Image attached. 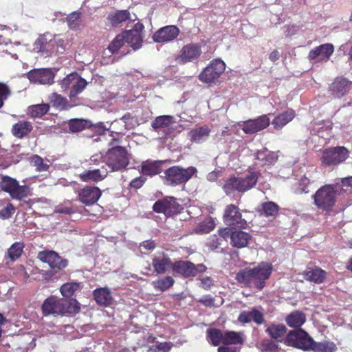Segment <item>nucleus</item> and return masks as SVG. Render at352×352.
Here are the masks:
<instances>
[{
    "mask_svg": "<svg viewBox=\"0 0 352 352\" xmlns=\"http://www.w3.org/2000/svg\"><path fill=\"white\" fill-rule=\"evenodd\" d=\"M80 309L76 299L67 300L57 296H50L43 300L41 305V313L45 316H63L65 314H77Z\"/></svg>",
    "mask_w": 352,
    "mask_h": 352,
    "instance_id": "nucleus-2",
    "label": "nucleus"
},
{
    "mask_svg": "<svg viewBox=\"0 0 352 352\" xmlns=\"http://www.w3.org/2000/svg\"><path fill=\"white\" fill-rule=\"evenodd\" d=\"M206 337L212 346H218L224 337V333L217 328H209L206 330Z\"/></svg>",
    "mask_w": 352,
    "mask_h": 352,
    "instance_id": "nucleus-45",
    "label": "nucleus"
},
{
    "mask_svg": "<svg viewBox=\"0 0 352 352\" xmlns=\"http://www.w3.org/2000/svg\"><path fill=\"white\" fill-rule=\"evenodd\" d=\"M104 163L109 172H120L129 165V154L123 146H117L108 149L104 155Z\"/></svg>",
    "mask_w": 352,
    "mask_h": 352,
    "instance_id": "nucleus-5",
    "label": "nucleus"
},
{
    "mask_svg": "<svg viewBox=\"0 0 352 352\" xmlns=\"http://www.w3.org/2000/svg\"><path fill=\"white\" fill-rule=\"evenodd\" d=\"M109 171L104 167L100 169L85 170L80 173L78 177L83 182H99L104 179L108 175Z\"/></svg>",
    "mask_w": 352,
    "mask_h": 352,
    "instance_id": "nucleus-24",
    "label": "nucleus"
},
{
    "mask_svg": "<svg viewBox=\"0 0 352 352\" xmlns=\"http://www.w3.org/2000/svg\"><path fill=\"white\" fill-rule=\"evenodd\" d=\"M30 162L37 172H46L49 170V165L44 163L43 159L37 155L31 157Z\"/></svg>",
    "mask_w": 352,
    "mask_h": 352,
    "instance_id": "nucleus-51",
    "label": "nucleus"
},
{
    "mask_svg": "<svg viewBox=\"0 0 352 352\" xmlns=\"http://www.w3.org/2000/svg\"><path fill=\"white\" fill-rule=\"evenodd\" d=\"M174 280L170 276H166L162 278H159L155 281L152 282V286L157 291L164 292L173 286Z\"/></svg>",
    "mask_w": 352,
    "mask_h": 352,
    "instance_id": "nucleus-39",
    "label": "nucleus"
},
{
    "mask_svg": "<svg viewBox=\"0 0 352 352\" xmlns=\"http://www.w3.org/2000/svg\"><path fill=\"white\" fill-rule=\"evenodd\" d=\"M171 270L173 273L184 278H194L200 273H204L207 269L204 264L195 265L190 261H175Z\"/></svg>",
    "mask_w": 352,
    "mask_h": 352,
    "instance_id": "nucleus-12",
    "label": "nucleus"
},
{
    "mask_svg": "<svg viewBox=\"0 0 352 352\" xmlns=\"http://www.w3.org/2000/svg\"><path fill=\"white\" fill-rule=\"evenodd\" d=\"M261 346H262L263 350L267 351H274L278 348L276 341L272 339L263 340L261 342Z\"/></svg>",
    "mask_w": 352,
    "mask_h": 352,
    "instance_id": "nucleus-55",
    "label": "nucleus"
},
{
    "mask_svg": "<svg viewBox=\"0 0 352 352\" xmlns=\"http://www.w3.org/2000/svg\"><path fill=\"white\" fill-rule=\"evenodd\" d=\"M50 103L52 106L63 109L66 107L67 100L66 98L57 93H53L50 96Z\"/></svg>",
    "mask_w": 352,
    "mask_h": 352,
    "instance_id": "nucleus-50",
    "label": "nucleus"
},
{
    "mask_svg": "<svg viewBox=\"0 0 352 352\" xmlns=\"http://www.w3.org/2000/svg\"><path fill=\"white\" fill-rule=\"evenodd\" d=\"M259 177H261V172L259 171H252L245 177L233 175L224 181L222 190L227 195H231L234 192L244 193L256 186Z\"/></svg>",
    "mask_w": 352,
    "mask_h": 352,
    "instance_id": "nucleus-3",
    "label": "nucleus"
},
{
    "mask_svg": "<svg viewBox=\"0 0 352 352\" xmlns=\"http://www.w3.org/2000/svg\"><path fill=\"white\" fill-rule=\"evenodd\" d=\"M53 40H55L56 44H63L64 42L63 40L57 38L56 36H54L51 33L46 32L41 34L35 41L34 44H53L52 43Z\"/></svg>",
    "mask_w": 352,
    "mask_h": 352,
    "instance_id": "nucleus-49",
    "label": "nucleus"
},
{
    "mask_svg": "<svg viewBox=\"0 0 352 352\" xmlns=\"http://www.w3.org/2000/svg\"><path fill=\"white\" fill-rule=\"evenodd\" d=\"M32 131V124L29 121L21 120L12 126L11 133L18 139H23Z\"/></svg>",
    "mask_w": 352,
    "mask_h": 352,
    "instance_id": "nucleus-34",
    "label": "nucleus"
},
{
    "mask_svg": "<svg viewBox=\"0 0 352 352\" xmlns=\"http://www.w3.org/2000/svg\"><path fill=\"white\" fill-rule=\"evenodd\" d=\"M80 12H73L69 14L67 18V22L70 29H76L79 25Z\"/></svg>",
    "mask_w": 352,
    "mask_h": 352,
    "instance_id": "nucleus-53",
    "label": "nucleus"
},
{
    "mask_svg": "<svg viewBox=\"0 0 352 352\" xmlns=\"http://www.w3.org/2000/svg\"><path fill=\"white\" fill-rule=\"evenodd\" d=\"M10 95V90L6 84L0 82V109L3 107V102Z\"/></svg>",
    "mask_w": 352,
    "mask_h": 352,
    "instance_id": "nucleus-56",
    "label": "nucleus"
},
{
    "mask_svg": "<svg viewBox=\"0 0 352 352\" xmlns=\"http://www.w3.org/2000/svg\"><path fill=\"white\" fill-rule=\"evenodd\" d=\"M215 299L211 295H204L201 298L197 300V302L202 304L206 307H211L214 306Z\"/></svg>",
    "mask_w": 352,
    "mask_h": 352,
    "instance_id": "nucleus-57",
    "label": "nucleus"
},
{
    "mask_svg": "<svg viewBox=\"0 0 352 352\" xmlns=\"http://www.w3.org/2000/svg\"><path fill=\"white\" fill-rule=\"evenodd\" d=\"M230 244L231 246L236 249H242L247 247L251 239L250 234L242 230H234L231 234Z\"/></svg>",
    "mask_w": 352,
    "mask_h": 352,
    "instance_id": "nucleus-28",
    "label": "nucleus"
},
{
    "mask_svg": "<svg viewBox=\"0 0 352 352\" xmlns=\"http://www.w3.org/2000/svg\"><path fill=\"white\" fill-rule=\"evenodd\" d=\"M86 87V81L85 79L82 78H78L76 80L74 84L71 86V91H69V97L72 99L77 96L79 94L82 93V91L85 89Z\"/></svg>",
    "mask_w": 352,
    "mask_h": 352,
    "instance_id": "nucleus-48",
    "label": "nucleus"
},
{
    "mask_svg": "<svg viewBox=\"0 0 352 352\" xmlns=\"http://www.w3.org/2000/svg\"><path fill=\"white\" fill-rule=\"evenodd\" d=\"M78 201L85 206L94 205L101 197V190L96 186H85L78 191Z\"/></svg>",
    "mask_w": 352,
    "mask_h": 352,
    "instance_id": "nucleus-20",
    "label": "nucleus"
},
{
    "mask_svg": "<svg viewBox=\"0 0 352 352\" xmlns=\"http://www.w3.org/2000/svg\"><path fill=\"white\" fill-rule=\"evenodd\" d=\"M302 276L307 281L321 284L324 283V278H326V272L318 267H307Z\"/></svg>",
    "mask_w": 352,
    "mask_h": 352,
    "instance_id": "nucleus-30",
    "label": "nucleus"
},
{
    "mask_svg": "<svg viewBox=\"0 0 352 352\" xmlns=\"http://www.w3.org/2000/svg\"><path fill=\"white\" fill-rule=\"evenodd\" d=\"M221 344L224 346L242 344H243V338L242 337L241 333L226 331H224V337L223 339H222Z\"/></svg>",
    "mask_w": 352,
    "mask_h": 352,
    "instance_id": "nucleus-38",
    "label": "nucleus"
},
{
    "mask_svg": "<svg viewBox=\"0 0 352 352\" xmlns=\"http://www.w3.org/2000/svg\"><path fill=\"white\" fill-rule=\"evenodd\" d=\"M107 19L109 23L114 28L119 26L120 23L127 20L131 21H134L135 20V19H131V14L128 10H116L114 12H111L107 16Z\"/></svg>",
    "mask_w": 352,
    "mask_h": 352,
    "instance_id": "nucleus-31",
    "label": "nucleus"
},
{
    "mask_svg": "<svg viewBox=\"0 0 352 352\" xmlns=\"http://www.w3.org/2000/svg\"><path fill=\"white\" fill-rule=\"evenodd\" d=\"M225 240L223 239H221L215 234L210 236L209 239H208V243H206V247L209 248V250L211 251H215L219 249L222 243V241Z\"/></svg>",
    "mask_w": 352,
    "mask_h": 352,
    "instance_id": "nucleus-52",
    "label": "nucleus"
},
{
    "mask_svg": "<svg viewBox=\"0 0 352 352\" xmlns=\"http://www.w3.org/2000/svg\"><path fill=\"white\" fill-rule=\"evenodd\" d=\"M333 45H318L310 51L309 59L317 61H327L333 52Z\"/></svg>",
    "mask_w": 352,
    "mask_h": 352,
    "instance_id": "nucleus-29",
    "label": "nucleus"
},
{
    "mask_svg": "<svg viewBox=\"0 0 352 352\" xmlns=\"http://www.w3.org/2000/svg\"><path fill=\"white\" fill-rule=\"evenodd\" d=\"M352 89V80L342 76H337L332 83L329 84V93L336 99H341L349 94Z\"/></svg>",
    "mask_w": 352,
    "mask_h": 352,
    "instance_id": "nucleus-17",
    "label": "nucleus"
},
{
    "mask_svg": "<svg viewBox=\"0 0 352 352\" xmlns=\"http://www.w3.org/2000/svg\"><path fill=\"white\" fill-rule=\"evenodd\" d=\"M210 129L206 125H202L190 129L188 132V138H190L192 143H201L210 135Z\"/></svg>",
    "mask_w": 352,
    "mask_h": 352,
    "instance_id": "nucleus-33",
    "label": "nucleus"
},
{
    "mask_svg": "<svg viewBox=\"0 0 352 352\" xmlns=\"http://www.w3.org/2000/svg\"><path fill=\"white\" fill-rule=\"evenodd\" d=\"M272 271V264L261 262L253 268L245 267L241 270L236 274L234 279L245 287L254 288L261 291L265 287L266 280L270 278Z\"/></svg>",
    "mask_w": 352,
    "mask_h": 352,
    "instance_id": "nucleus-1",
    "label": "nucleus"
},
{
    "mask_svg": "<svg viewBox=\"0 0 352 352\" xmlns=\"http://www.w3.org/2000/svg\"><path fill=\"white\" fill-rule=\"evenodd\" d=\"M91 122L83 119H72L69 122V129L72 133H78L86 129H90Z\"/></svg>",
    "mask_w": 352,
    "mask_h": 352,
    "instance_id": "nucleus-41",
    "label": "nucleus"
},
{
    "mask_svg": "<svg viewBox=\"0 0 352 352\" xmlns=\"http://www.w3.org/2000/svg\"><path fill=\"white\" fill-rule=\"evenodd\" d=\"M50 107L48 104H38L28 107V114L33 118H41L47 114Z\"/></svg>",
    "mask_w": 352,
    "mask_h": 352,
    "instance_id": "nucleus-43",
    "label": "nucleus"
},
{
    "mask_svg": "<svg viewBox=\"0 0 352 352\" xmlns=\"http://www.w3.org/2000/svg\"><path fill=\"white\" fill-rule=\"evenodd\" d=\"M238 322L242 324H248L251 321L255 322L256 324L260 325L263 323V314L261 311L256 308L252 309L250 311H243L241 314L238 316Z\"/></svg>",
    "mask_w": 352,
    "mask_h": 352,
    "instance_id": "nucleus-26",
    "label": "nucleus"
},
{
    "mask_svg": "<svg viewBox=\"0 0 352 352\" xmlns=\"http://www.w3.org/2000/svg\"><path fill=\"white\" fill-rule=\"evenodd\" d=\"M156 244L153 240H146L140 243V248L148 252H151L155 249Z\"/></svg>",
    "mask_w": 352,
    "mask_h": 352,
    "instance_id": "nucleus-59",
    "label": "nucleus"
},
{
    "mask_svg": "<svg viewBox=\"0 0 352 352\" xmlns=\"http://www.w3.org/2000/svg\"><path fill=\"white\" fill-rule=\"evenodd\" d=\"M0 188L14 200L22 201L31 195L28 186L19 184L17 180L8 175H2L1 177Z\"/></svg>",
    "mask_w": 352,
    "mask_h": 352,
    "instance_id": "nucleus-7",
    "label": "nucleus"
},
{
    "mask_svg": "<svg viewBox=\"0 0 352 352\" xmlns=\"http://www.w3.org/2000/svg\"><path fill=\"white\" fill-rule=\"evenodd\" d=\"M144 26L142 23H137L129 30L122 31L118 34L110 44H142V32Z\"/></svg>",
    "mask_w": 352,
    "mask_h": 352,
    "instance_id": "nucleus-13",
    "label": "nucleus"
},
{
    "mask_svg": "<svg viewBox=\"0 0 352 352\" xmlns=\"http://www.w3.org/2000/svg\"><path fill=\"white\" fill-rule=\"evenodd\" d=\"M37 258L40 261L50 265V268L53 270H62L68 265L66 259L52 250L41 251L38 252Z\"/></svg>",
    "mask_w": 352,
    "mask_h": 352,
    "instance_id": "nucleus-18",
    "label": "nucleus"
},
{
    "mask_svg": "<svg viewBox=\"0 0 352 352\" xmlns=\"http://www.w3.org/2000/svg\"><path fill=\"white\" fill-rule=\"evenodd\" d=\"M212 285V280L210 277L206 276L201 279V285L199 287H202L204 290H210Z\"/></svg>",
    "mask_w": 352,
    "mask_h": 352,
    "instance_id": "nucleus-62",
    "label": "nucleus"
},
{
    "mask_svg": "<svg viewBox=\"0 0 352 352\" xmlns=\"http://www.w3.org/2000/svg\"><path fill=\"white\" fill-rule=\"evenodd\" d=\"M194 166L184 168L181 166H173L164 170V185L176 187L186 184L196 174Z\"/></svg>",
    "mask_w": 352,
    "mask_h": 352,
    "instance_id": "nucleus-6",
    "label": "nucleus"
},
{
    "mask_svg": "<svg viewBox=\"0 0 352 352\" xmlns=\"http://www.w3.org/2000/svg\"><path fill=\"white\" fill-rule=\"evenodd\" d=\"M270 121L268 116L261 115L256 118L249 119L241 122L239 124V126L245 134L253 135L266 129L270 126Z\"/></svg>",
    "mask_w": 352,
    "mask_h": 352,
    "instance_id": "nucleus-15",
    "label": "nucleus"
},
{
    "mask_svg": "<svg viewBox=\"0 0 352 352\" xmlns=\"http://www.w3.org/2000/svg\"><path fill=\"white\" fill-rule=\"evenodd\" d=\"M162 164L163 161H151L150 160L143 161L140 166V173L143 177H155L161 174Z\"/></svg>",
    "mask_w": 352,
    "mask_h": 352,
    "instance_id": "nucleus-22",
    "label": "nucleus"
},
{
    "mask_svg": "<svg viewBox=\"0 0 352 352\" xmlns=\"http://www.w3.org/2000/svg\"><path fill=\"white\" fill-rule=\"evenodd\" d=\"M310 184V180L307 177H302L299 181V191L302 193L307 194L309 192L307 186Z\"/></svg>",
    "mask_w": 352,
    "mask_h": 352,
    "instance_id": "nucleus-60",
    "label": "nucleus"
},
{
    "mask_svg": "<svg viewBox=\"0 0 352 352\" xmlns=\"http://www.w3.org/2000/svg\"><path fill=\"white\" fill-rule=\"evenodd\" d=\"M24 249V243L22 242H16L12 244L11 247L6 252V258L14 262L21 257Z\"/></svg>",
    "mask_w": 352,
    "mask_h": 352,
    "instance_id": "nucleus-42",
    "label": "nucleus"
},
{
    "mask_svg": "<svg viewBox=\"0 0 352 352\" xmlns=\"http://www.w3.org/2000/svg\"><path fill=\"white\" fill-rule=\"evenodd\" d=\"M94 299L99 305L107 307L112 302L110 290L107 287H98L94 291Z\"/></svg>",
    "mask_w": 352,
    "mask_h": 352,
    "instance_id": "nucleus-35",
    "label": "nucleus"
},
{
    "mask_svg": "<svg viewBox=\"0 0 352 352\" xmlns=\"http://www.w3.org/2000/svg\"><path fill=\"white\" fill-rule=\"evenodd\" d=\"M254 157L257 162H260L261 166L270 167L277 161V155L274 152L263 148L254 153Z\"/></svg>",
    "mask_w": 352,
    "mask_h": 352,
    "instance_id": "nucleus-27",
    "label": "nucleus"
},
{
    "mask_svg": "<svg viewBox=\"0 0 352 352\" xmlns=\"http://www.w3.org/2000/svg\"><path fill=\"white\" fill-rule=\"evenodd\" d=\"M201 51L199 45H184L180 51V54L177 57V60L180 64H184L187 62H192L197 58Z\"/></svg>",
    "mask_w": 352,
    "mask_h": 352,
    "instance_id": "nucleus-23",
    "label": "nucleus"
},
{
    "mask_svg": "<svg viewBox=\"0 0 352 352\" xmlns=\"http://www.w3.org/2000/svg\"><path fill=\"white\" fill-rule=\"evenodd\" d=\"M224 70V62L220 58H214L199 73V80L204 83L210 85L219 79Z\"/></svg>",
    "mask_w": 352,
    "mask_h": 352,
    "instance_id": "nucleus-11",
    "label": "nucleus"
},
{
    "mask_svg": "<svg viewBox=\"0 0 352 352\" xmlns=\"http://www.w3.org/2000/svg\"><path fill=\"white\" fill-rule=\"evenodd\" d=\"M59 214H70L74 213V210L71 206H60L56 210Z\"/></svg>",
    "mask_w": 352,
    "mask_h": 352,
    "instance_id": "nucleus-64",
    "label": "nucleus"
},
{
    "mask_svg": "<svg viewBox=\"0 0 352 352\" xmlns=\"http://www.w3.org/2000/svg\"><path fill=\"white\" fill-rule=\"evenodd\" d=\"M152 210L157 214H163L167 217H175L181 214L184 207L173 197H166L155 202Z\"/></svg>",
    "mask_w": 352,
    "mask_h": 352,
    "instance_id": "nucleus-10",
    "label": "nucleus"
},
{
    "mask_svg": "<svg viewBox=\"0 0 352 352\" xmlns=\"http://www.w3.org/2000/svg\"><path fill=\"white\" fill-rule=\"evenodd\" d=\"M305 314L299 310H296L285 316V321L289 327L299 329L305 322Z\"/></svg>",
    "mask_w": 352,
    "mask_h": 352,
    "instance_id": "nucleus-32",
    "label": "nucleus"
},
{
    "mask_svg": "<svg viewBox=\"0 0 352 352\" xmlns=\"http://www.w3.org/2000/svg\"><path fill=\"white\" fill-rule=\"evenodd\" d=\"M82 287L80 283L78 282H67L59 287V292L62 294L63 297L65 298H71L75 292L80 289Z\"/></svg>",
    "mask_w": 352,
    "mask_h": 352,
    "instance_id": "nucleus-40",
    "label": "nucleus"
},
{
    "mask_svg": "<svg viewBox=\"0 0 352 352\" xmlns=\"http://www.w3.org/2000/svg\"><path fill=\"white\" fill-rule=\"evenodd\" d=\"M349 158V151L344 146L329 147L323 150L320 163L324 166H338Z\"/></svg>",
    "mask_w": 352,
    "mask_h": 352,
    "instance_id": "nucleus-8",
    "label": "nucleus"
},
{
    "mask_svg": "<svg viewBox=\"0 0 352 352\" xmlns=\"http://www.w3.org/2000/svg\"><path fill=\"white\" fill-rule=\"evenodd\" d=\"M336 349V345L333 342L323 341L322 342L314 343L309 349L301 350L313 352H335Z\"/></svg>",
    "mask_w": 352,
    "mask_h": 352,
    "instance_id": "nucleus-37",
    "label": "nucleus"
},
{
    "mask_svg": "<svg viewBox=\"0 0 352 352\" xmlns=\"http://www.w3.org/2000/svg\"><path fill=\"white\" fill-rule=\"evenodd\" d=\"M152 268L157 274H164L173 267L174 262L164 252H158L152 258Z\"/></svg>",
    "mask_w": 352,
    "mask_h": 352,
    "instance_id": "nucleus-19",
    "label": "nucleus"
},
{
    "mask_svg": "<svg viewBox=\"0 0 352 352\" xmlns=\"http://www.w3.org/2000/svg\"><path fill=\"white\" fill-rule=\"evenodd\" d=\"M75 77L72 75H67L64 79H63L62 82H60V87H62L63 89L67 90L70 85H72V80Z\"/></svg>",
    "mask_w": 352,
    "mask_h": 352,
    "instance_id": "nucleus-63",
    "label": "nucleus"
},
{
    "mask_svg": "<svg viewBox=\"0 0 352 352\" xmlns=\"http://www.w3.org/2000/svg\"><path fill=\"white\" fill-rule=\"evenodd\" d=\"M54 74L51 68L33 69L27 73L29 81L38 85H51L54 84Z\"/></svg>",
    "mask_w": 352,
    "mask_h": 352,
    "instance_id": "nucleus-16",
    "label": "nucleus"
},
{
    "mask_svg": "<svg viewBox=\"0 0 352 352\" xmlns=\"http://www.w3.org/2000/svg\"><path fill=\"white\" fill-rule=\"evenodd\" d=\"M295 113L294 110L288 109L275 116L272 120V125L275 130H280L294 118Z\"/></svg>",
    "mask_w": 352,
    "mask_h": 352,
    "instance_id": "nucleus-36",
    "label": "nucleus"
},
{
    "mask_svg": "<svg viewBox=\"0 0 352 352\" xmlns=\"http://www.w3.org/2000/svg\"><path fill=\"white\" fill-rule=\"evenodd\" d=\"M215 228V221L212 217H208L203 220L196 227L195 233L199 234H208Z\"/></svg>",
    "mask_w": 352,
    "mask_h": 352,
    "instance_id": "nucleus-47",
    "label": "nucleus"
},
{
    "mask_svg": "<svg viewBox=\"0 0 352 352\" xmlns=\"http://www.w3.org/2000/svg\"><path fill=\"white\" fill-rule=\"evenodd\" d=\"M283 342H285V345L300 350L307 349L316 343L314 339L307 334V331L302 329L290 330L287 336L283 338Z\"/></svg>",
    "mask_w": 352,
    "mask_h": 352,
    "instance_id": "nucleus-9",
    "label": "nucleus"
},
{
    "mask_svg": "<svg viewBox=\"0 0 352 352\" xmlns=\"http://www.w3.org/2000/svg\"><path fill=\"white\" fill-rule=\"evenodd\" d=\"M338 183L336 185L325 184L318 188L313 195L314 205L317 209L326 213L333 210L336 204V192Z\"/></svg>",
    "mask_w": 352,
    "mask_h": 352,
    "instance_id": "nucleus-4",
    "label": "nucleus"
},
{
    "mask_svg": "<svg viewBox=\"0 0 352 352\" xmlns=\"http://www.w3.org/2000/svg\"><path fill=\"white\" fill-rule=\"evenodd\" d=\"M145 182L146 177L139 176L131 181V183H129V186H131L132 188L140 189V188H141L142 185L145 184Z\"/></svg>",
    "mask_w": 352,
    "mask_h": 352,
    "instance_id": "nucleus-58",
    "label": "nucleus"
},
{
    "mask_svg": "<svg viewBox=\"0 0 352 352\" xmlns=\"http://www.w3.org/2000/svg\"><path fill=\"white\" fill-rule=\"evenodd\" d=\"M179 30L176 25H166L160 28L153 35L155 43L171 42L179 35Z\"/></svg>",
    "mask_w": 352,
    "mask_h": 352,
    "instance_id": "nucleus-21",
    "label": "nucleus"
},
{
    "mask_svg": "<svg viewBox=\"0 0 352 352\" xmlns=\"http://www.w3.org/2000/svg\"><path fill=\"white\" fill-rule=\"evenodd\" d=\"M173 123V117L172 116H159L155 118L151 123V127L155 130L162 128H167Z\"/></svg>",
    "mask_w": 352,
    "mask_h": 352,
    "instance_id": "nucleus-46",
    "label": "nucleus"
},
{
    "mask_svg": "<svg viewBox=\"0 0 352 352\" xmlns=\"http://www.w3.org/2000/svg\"><path fill=\"white\" fill-rule=\"evenodd\" d=\"M232 231L228 228H221L218 230V236L221 238V239L226 240L228 238L231 237Z\"/></svg>",
    "mask_w": 352,
    "mask_h": 352,
    "instance_id": "nucleus-61",
    "label": "nucleus"
},
{
    "mask_svg": "<svg viewBox=\"0 0 352 352\" xmlns=\"http://www.w3.org/2000/svg\"><path fill=\"white\" fill-rule=\"evenodd\" d=\"M261 207H262L260 210L261 215L265 217H272L274 218L278 213L279 206L273 201H270L263 203Z\"/></svg>",
    "mask_w": 352,
    "mask_h": 352,
    "instance_id": "nucleus-44",
    "label": "nucleus"
},
{
    "mask_svg": "<svg viewBox=\"0 0 352 352\" xmlns=\"http://www.w3.org/2000/svg\"><path fill=\"white\" fill-rule=\"evenodd\" d=\"M223 222L231 228L240 230L246 229L248 227L247 221L242 218L238 206L234 204H230L224 208Z\"/></svg>",
    "mask_w": 352,
    "mask_h": 352,
    "instance_id": "nucleus-14",
    "label": "nucleus"
},
{
    "mask_svg": "<svg viewBox=\"0 0 352 352\" xmlns=\"http://www.w3.org/2000/svg\"><path fill=\"white\" fill-rule=\"evenodd\" d=\"M287 328L285 324L272 322L269 327H266L265 333L269 335L271 339L275 340L276 343L283 342V339L285 338L287 334Z\"/></svg>",
    "mask_w": 352,
    "mask_h": 352,
    "instance_id": "nucleus-25",
    "label": "nucleus"
},
{
    "mask_svg": "<svg viewBox=\"0 0 352 352\" xmlns=\"http://www.w3.org/2000/svg\"><path fill=\"white\" fill-rule=\"evenodd\" d=\"M15 212V208L11 203L6 204V206L0 210V219L3 220L8 219L12 217V214Z\"/></svg>",
    "mask_w": 352,
    "mask_h": 352,
    "instance_id": "nucleus-54",
    "label": "nucleus"
}]
</instances>
